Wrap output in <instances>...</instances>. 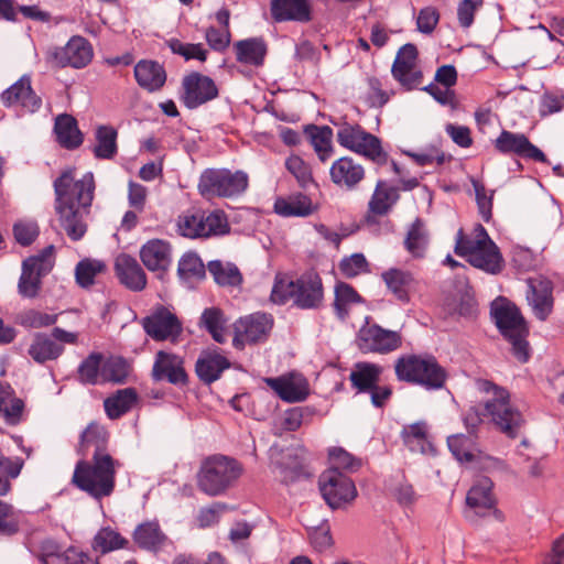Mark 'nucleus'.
Here are the masks:
<instances>
[{
  "mask_svg": "<svg viewBox=\"0 0 564 564\" xmlns=\"http://www.w3.org/2000/svg\"><path fill=\"white\" fill-rule=\"evenodd\" d=\"M109 432L91 422L82 432L77 453L83 457L91 456V462H77L73 484L95 499L110 496L116 486V473L120 463L108 453Z\"/></svg>",
  "mask_w": 564,
  "mask_h": 564,
  "instance_id": "f257e3e1",
  "label": "nucleus"
},
{
  "mask_svg": "<svg viewBox=\"0 0 564 564\" xmlns=\"http://www.w3.org/2000/svg\"><path fill=\"white\" fill-rule=\"evenodd\" d=\"M53 186L59 227L72 241H78L87 231L85 218L94 200V174L87 172L82 180L76 181L74 169H67L54 181Z\"/></svg>",
  "mask_w": 564,
  "mask_h": 564,
  "instance_id": "f03ea898",
  "label": "nucleus"
},
{
  "mask_svg": "<svg viewBox=\"0 0 564 564\" xmlns=\"http://www.w3.org/2000/svg\"><path fill=\"white\" fill-rule=\"evenodd\" d=\"M477 387L479 391L492 394V398L464 412L463 422L468 434L476 436L482 419L489 417L498 431L516 438L524 421L520 411L511 404L509 391L487 379L478 380Z\"/></svg>",
  "mask_w": 564,
  "mask_h": 564,
  "instance_id": "7ed1b4c3",
  "label": "nucleus"
},
{
  "mask_svg": "<svg viewBox=\"0 0 564 564\" xmlns=\"http://www.w3.org/2000/svg\"><path fill=\"white\" fill-rule=\"evenodd\" d=\"M270 301L285 305L292 301L300 310H318L324 303V285L319 273L310 269L292 280L285 273H276L270 294Z\"/></svg>",
  "mask_w": 564,
  "mask_h": 564,
  "instance_id": "20e7f679",
  "label": "nucleus"
},
{
  "mask_svg": "<svg viewBox=\"0 0 564 564\" xmlns=\"http://www.w3.org/2000/svg\"><path fill=\"white\" fill-rule=\"evenodd\" d=\"M489 316L501 337L511 345L512 355L520 361L529 360L527 321L520 308L508 297L499 295L490 302Z\"/></svg>",
  "mask_w": 564,
  "mask_h": 564,
  "instance_id": "39448f33",
  "label": "nucleus"
},
{
  "mask_svg": "<svg viewBox=\"0 0 564 564\" xmlns=\"http://www.w3.org/2000/svg\"><path fill=\"white\" fill-rule=\"evenodd\" d=\"M243 474V465L237 458L224 454L205 457L197 473L198 489L209 497L225 495Z\"/></svg>",
  "mask_w": 564,
  "mask_h": 564,
  "instance_id": "423d86ee",
  "label": "nucleus"
},
{
  "mask_svg": "<svg viewBox=\"0 0 564 564\" xmlns=\"http://www.w3.org/2000/svg\"><path fill=\"white\" fill-rule=\"evenodd\" d=\"M398 380L417 384L426 390L444 388L448 373L431 354L401 356L394 366Z\"/></svg>",
  "mask_w": 564,
  "mask_h": 564,
  "instance_id": "0eeeda50",
  "label": "nucleus"
},
{
  "mask_svg": "<svg viewBox=\"0 0 564 564\" xmlns=\"http://www.w3.org/2000/svg\"><path fill=\"white\" fill-rule=\"evenodd\" d=\"M249 186V176L246 172H232L225 167L205 169L198 178V194L206 200L215 198H231L243 194Z\"/></svg>",
  "mask_w": 564,
  "mask_h": 564,
  "instance_id": "6e6552de",
  "label": "nucleus"
},
{
  "mask_svg": "<svg viewBox=\"0 0 564 564\" xmlns=\"http://www.w3.org/2000/svg\"><path fill=\"white\" fill-rule=\"evenodd\" d=\"M340 147L365 156L375 164L382 166L388 163L389 154L382 148L381 139L366 131L359 123L344 122L337 131Z\"/></svg>",
  "mask_w": 564,
  "mask_h": 564,
  "instance_id": "1a4fd4ad",
  "label": "nucleus"
},
{
  "mask_svg": "<svg viewBox=\"0 0 564 564\" xmlns=\"http://www.w3.org/2000/svg\"><path fill=\"white\" fill-rule=\"evenodd\" d=\"M318 488L323 499L333 510L346 508L358 495L354 480L334 469H326L319 475Z\"/></svg>",
  "mask_w": 564,
  "mask_h": 564,
  "instance_id": "9d476101",
  "label": "nucleus"
},
{
  "mask_svg": "<svg viewBox=\"0 0 564 564\" xmlns=\"http://www.w3.org/2000/svg\"><path fill=\"white\" fill-rule=\"evenodd\" d=\"M178 231L191 239L219 237L230 231L225 212L214 210L208 215L196 213L186 215L178 221Z\"/></svg>",
  "mask_w": 564,
  "mask_h": 564,
  "instance_id": "9b49d317",
  "label": "nucleus"
},
{
  "mask_svg": "<svg viewBox=\"0 0 564 564\" xmlns=\"http://www.w3.org/2000/svg\"><path fill=\"white\" fill-rule=\"evenodd\" d=\"M219 88L215 80L199 72H191L182 78L180 100L189 110L216 99Z\"/></svg>",
  "mask_w": 564,
  "mask_h": 564,
  "instance_id": "f8f14e48",
  "label": "nucleus"
},
{
  "mask_svg": "<svg viewBox=\"0 0 564 564\" xmlns=\"http://www.w3.org/2000/svg\"><path fill=\"white\" fill-rule=\"evenodd\" d=\"M145 334L154 341L169 340L177 344L183 333L182 322L166 306L158 305L150 315L141 319Z\"/></svg>",
  "mask_w": 564,
  "mask_h": 564,
  "instance_id": "ddd939ff",
  "label": "nucleus"
},
{
  "mask_svg": "<svg viewBox=\"0 0 564 564\" xmlns=\"http://www.w3.org/2000/svg\"><path fill=\"white\" fill-rule=\"evenodd\" d=\"M151 377L155 382H167L177 388H184L189 383L184 357L166 350L156 351Z\"/></svg>",
  "mask_w": 564,
  "mask_h": 564,
  "instance_id": "4468645a",
  "label": "nucleus"
},
{
  "mask_svg": "<svg viewBox=\"0 0 564 564\" xmlns=\"http://www.w3.org/2000/svg\"><path fill=\"white\" fill-rule=\"evenodd\" d=\"M357 344L362 352L388 354L398 349L402 344V339L398 332L372 324L360 328Z\"/></svg>",
  "mask_w": 564,
  "mask_h": 564,
  "instance_id": "2eb2a0df",
  "label": "nucleus"
},
{
  "mask_svg": "<svg viewBox=\"0 0 564 564\" xmlns=\"http://www.w3.org/2000/svg\"><path fill=\"white\" fill-rule=\"evenodd\" d=\"M94 51L90 42L80 36H72L65 46L55 47L51 57L59 68L73 67L80 69L86 67L93 59Z\"/></svg>",
  "mask_w": 564,
  "mask_h": 564,
  "instance_id": "dca6fc26",
  "label": "nucleus"
},
{
  "mask_svg": "<svg viewBox=\"0 0 564 564\" xmlns=\"http://www.w3.org/2000/svg\"><path fill=\"white\" fill-rule=\"evenodd\" d=\"M113 273L119 284L131 292H141L147 288L148 278L138 260L127 253H120L113 261Z\"/></svg>",
  "mask_w": 564,
  "mask_h": 564,
  "instance_id": "f3484780",
  "label": "nucleus"
},
{
  "mask_svg": "<svg viewBox=\"0 0 564 564\" xmlns=\"http://www.w3.org/2000/svg\"><path fill=\"white\" fill-rule=\"evenodd\" d=\"M400 187L387 186V183L382 180L378 181L376 185L375 193L369 202V210L373 215H366L365 220L362 223V228L367 229L369 232H375L379 223L376 218V215L382 216L386 215L389 209L399 200Z\"/></svg>",
  "mask_w": 564,
  "mask_h": 564,
  "instance_id": "a211bd4d",
  "label": "nucleus"
},
{
  "mask_svg": "<svg viewBox=\"0 0 564 564\" xmlns=\"http://www.w3.org/2000/svg\"><path fill=\"white\" fill-rule=\"evenodd\" d=\"M2 104L10 108L21 106L31 112L40 109L42 99L35 94L31 86V78L23 75L19 80L7 88L0 96Z\"/></svg>",
  "mask_w": 564,
  "mask_h": 564,
  "instance_id": "6ab92c4d",
  "label": "nucleus"
},
{
  "mask_svg": "<svg viewBox=\"0 0 564 564\" xmlns=\"http://www.w3.org/2000/svg\"><path fill=\"white\" fill-rule=\"evenodd\" d=\"M231 367L230 360L218 348L204 350L195 364V372L204 384L219 380L223 372Z\"/></svg>",
  "mask_w": 564,
  "mask_h": 564,
  "instance_id": "aec40b11",
  "label": "nucleus"
},
{
  "mask_svg": "<svg viewBox=\"0 0 564 564\" xmlns=\"http://www.w3.org/2000/svg\"><path fill=\"white\" fill-rule=\"evenodd\" d=\"M466 503L479 516H486L489 511H492L497 520H503V513L496 508V499L492 495V481L487 477H484L471 486L466 496Z\"/></svg>",
  "mask_w": 564,
  "mask_h": 564,
  "instance_id": "412c9836",
  "label": "nucleus"
},
{
  "mask_svg": "<svg viewBox=\"0 0 564 564\" xmlns=\"http://www.w3.org/2000/svg\"><path fill=\"white\" fill-rule=\"evenodd\" d=\"M271 17L278 22L307 23L312 20V4L310 0H271Z\"/></svg>",
  "mask_w": 564,
  "mask_h": 564,
  "instance_id": "4be33fe9",
  "label": "nucleus"
},
{
  "mask_svg": "<svg viewBox=\"0 0 564 564\" xmlns=\"http://www.w3.org/2000/svg\"><path fill=\"white\" fill-rule=\"evenodd\" d=\"M273 327V317L267 313H254L239 318L236 330L242 333L246 341L258 344L264 341Z\"/></svg>",
  "mask_w": 564,
  "mask_h": 564,
  "instance_id": "5701e85b",
  "label": "nucleus"
},
{
  "mask_svg": "<svg viewBox=\"0 0 564 564\" xmlns=\"http://www.w3.org/2000/svg\"><path fill=\"white\" fill-rule=\"evenodd\" d=\"M134 78L142 89L148 93H156L164 87L167 74L159 62L141 59L134 66Z\"/></svg>",
  "mask_w": 564,
  "mask_h": 564,
  "instance_id": "b1692460",
  "label": "nucleus"
},
{
  "mask_svg": "<svg viewBox=\"0 0 564 564\" xmlns=\"http://www.w3.org/2000/svg\"><path fill=\"white\" fill-rule=\"evenodd\" d=\"M553 284L543 276L531 278V311L540 321H545L553 311Z\"/></svg>",
  "mask_w": 564,
  "mask_h": 564,
  "instance_id": "393cba45",
  "label": "nucleus"
},
{
  "mask_svg": "<svg viewBox=\"0 0 564 564\" xmlns=\"http://www.w3.org/2000/svg\"><path fill=\"white\" fill-rule=\"evenodd\" d=\"M380 278L397 301L402 304L410 303V292L416 282L412 272L399 268H390L383 271Z\"/></svg>",
  "mask_w": 564,
  "mask_h": 564,
  "instance_id": "a878e982",
  "label": "nucleus"
},
{
  "mask_svg": "<svg viewBox=\"0 0 564 564\" xmlns=\"http://www.w3.org/2000/svg\"><path fill=\"white\" fill-rule=\"evenodd\" d=\"M454 252L487 273L497 274L503 267L500 249H454Z\"/></svg>",
  "mask_w": 564,
  "mask_h": 564,
  "instance_id": "bb28decb",
  "label": "nucleus"
},
{
  "mask_svg": "<svg viewBox=\"0 0 564 564\" xmlns=\"http://www.w3.org/2000/svg\"><path fill=\"white\" fill-rule=\"evenodd\" d=\"M234 51L238 63L261 67L268 54V44L262 36L248 37L235 42Z\"/></svg>",
  "mask_w": 564,
  "mask_h": 564,
  "instance_id": "cd10ccee",
  "label": "nucleus"
},
{
  "mask_svg": "<svg viewBox=\"0 0 564 564\" xmlns=\"http://www.w3.org/2000/svg\"><path fill=\"white\" fill-rule=\"evenodd\" d=\"M329 174L334 184L352 189L364 180L365 170L350 156H343L332 164Z\"/></svg>",
  "mask_w": 564,
  "mask_h": 564,
  "instance_id": "c85d7f7f",
  "label": "nucleus"
},
{
  "mask_svg": "<svg viewBox=\"0 0 564 564\" xmlns=\"http://www.w3.org/2000/svg\"><path fill=\"white\" fill-rule=\"evenodd\" d=\"M132 538L141 550L154 553L161 551L169 542V538L162 531L156 520L138 524L133 531Z\"/></svg>",
  "mask_w": 564,
  "mask_h": 564,
  "instance_id": "c756f323",
  "label": "nucleus"
},
{
  "mask_svg": "<svg viewBox=\"0 0 564 564\" xmlns=\"http://www.w3.org/2000/svg\"><path fill=\"white\" fill-rule=\"evenodd\" d=\"M383 367L378 364L358 361L354 365L349 375L351 388L357 394L367 393L373 390L376 384L380 382Z\"/></svg>",
  "mask_w": 564,
  "mask_h": 564,
  "instance_id": "7c9ffc66",
  "label": "nucleus"
},
{
  "mask_svg": "<svg viewBox=\"0 0 564 564\" xmlns=\"http://www.w3.org/2000/svg\"><path fill=\"white\" fill-rule=\"evenodd\" d=\"M54 132L59 145L66 150H75L84 142V134L72 115H59L55 120Z\"/></svg>",
  "mask_w": 564,
  "mask_h": 564,
  "instance_id": "2f4dec72",
  "label": "nucleus"
},
{
  "mask_svg": "<svg viewBox=\"0 0 564 564\" xmlns=\"http://www.w3.org/2000/svg\"><path fill=\"white\" fill-rule=\"evenodd\" d=\"M64 346L52 339L46 333H35L28 349L29 356L40 365L56 360L63 352Z\"/></svg>",
  "mask_w": 564,
  "mask_h": 564,
  "instance_id": "473e14b6",
  "label": "nucleus"
},
{
  "mask_svg": "<svg viewBox=\"0 0 564 564\" xmlns=\"http://www.w3.org/2000/svg\"><path fill=\"white\" fill-rule=\"evenodd\" d=\"M321 162L325 163L334 153L333 129L328 126L306 124L303 130Z\"/></svg>",
  "mask_w": 564,
  "mask_h": 564,
  "instance_id": "72a5a7b5",
  "label": "nucleus"
},
{
  "mask_svg": "<svg viewBox=\"0 0 564 564\" xmlns=\"http://www.w3.org/2000/svg\"><path fill=\"white\" fill-rule=\"evenodd\" d=\"M138 401L139 395L134 388L120 389L104 401L105 412L110 420H117L128 413Z\"/></svg>",
  "mask_w": 564,
  "mask_h": 564,
  "instance_id": "f704fd0d",
  "label": "nucleus"
},
{
  "mask_svg": "<svg viewBox=\"0 0 564 564\" xmlns=\"http://www.w3.org/2000/svg\"><path fill=\"white\" fill-rule=\"evenodd\" d=\"M274 212L284 217H306L314 213L312 199L302 193L288 198L279 197L274 202Z\"/></svg>",
  "mask_w": 564,
  "mask_h": 564,
  "instance_id": "c9c22d12",
  "label": "nucleus"
},
{
  "mask_svg": "<svg viewBox=\"0 0 564 564\" xmlns=\"http://www.w3.org/2000/svg\"><path fill=\"white\" fill-rule=\"evenodd\" d=\"M97 144L93 153L98 160H112L118 154V131L110 124H99L95 130Z\"/></svg>",
  "mask_w": 564,
  "mask_h": 564,
  "instance_id": "e433bc0d",
  "label": "nucleus"
},
{
  "mask_svg": "<svg viewBox=\"0 0 564 564\" xmlns=\"http://www.w3.org/2000/svg\"><path fill=\"white\" fill-rule=\"evenodd\" d=\"M267 383L286 402H301L308 395L307 384L295 382L291 378H270L267 380Z\"/></svg>",
  "mask_w": 564,
  "mask_h": 564,
  "instance_id": "4c0bfd02",
  "label": "nucleus"
},
{
  "mask_svg": "<svg viewBox=\"0 0 564 564\" xmlns=\"http://www.w3.org/2000/svg\"><path fill=\"white\" fill-rule=\"evenodd\" d=\"M335 299L333 303L334 312L336 316L345 321L349 315V306L352 304H361L365 302L362 296L356 291V289L346 283L337 282L335 284Z\"/></svg>",
  "mask_w": 564,
  "mask_h": 564,
  "instance_id": "58836bf2",
  "label": "nucleus"
},
{
  "mask_svg": "<svg viewBox=\"0 0 564 564\" xmlns=\"http://www.w3.org/2000/svg\"><path fill=\"white\" fill-rule=\"evenodd\" d=\"M132 371L130 362L122 356H110L102 359L101 382L124 384Z\"/></svg>",
  "mask_w": 564,
  "mask_h": 564,
  "instance_id": "ea45409f",
  "label": "nucleus"
},
{
  "mask_svg": "<svg viewBox=\"0 0 564 564\" xmlns=\"http://www.w3.org/2000/svg\"><path fill=\"white\" fill-rule=\"evenodd\" d=\"M447 446L452 455L462 464L476 460V436L455 434L447 437Z\"/></svg>",
  "mask_w": 564,
  "mask_h": 564,
  "instance_id": "a19ab883",
  "label": "nucleus"
},
{
  "mask_svg": "<svg viewBox=\"0 0 564 564\" xmlns=\"http://www.w3.org/2000/svg\"><path fill=\"white\" fill-rule=\"evenodd\" d=\"M391 74L405 90L417 88L423 80V72L416 67V63L401 62V59H394Z\"/></svg>",
  "mask_w": 564,
  "mask_h": 564,
  "instance_id": "79ce46f5",
  "label": "nucleus"
},
{
  "mask_svg": "<svg viewBox=\"0 0 564 564\" xmlns=\"http://www.w3.org/2000/svg\"><path fill=\"white\" fill-rule=\"evenodd\" d=\"M496 149L501 153H514L529 160V138L525 134H517L503 130L495 142Z\"/></svg>",
  "mask_w": 564,
  "mask_h": 564,
  "instance_id": "37998d69",
  "label": "nucleus"
},
{
  "mask_svg": "<svg viewBox=\"0 0 564 564\" xmlns=\"http://www.w3.org/2000/svg\"><path fill=\"white\" fill-rule=\"evenodd\" d=\"M226 323L227 319L223 310L216 306L205 308L200 315V326H204L210 334L212 338L218 344H224L226 341Z\"/></svg>",
  "mask_w": 564,
  "mask_h": 564,
  "instance_id": "c03bdc74",
  "label": "nucleus"
},
{
  "mask_svg": "<svg viewBox=\"0 0 564 564\" xmlns=\"http://www.w3.org/2000/svg\"><path fill=\"white\" fill-rule=\"evenodd\" d=\"M207 269L220 286H238L242 283V274L234 263L224 264L220 260H213L208 262Z\"/></svg>",
  "mask_w": 564,
  "mask_h": 564,
  "instance_id": "a18cd8bd",
  "label": "nucleus"
},
{
  "mask_svg": "<svg viewBox=\"0 0 564 564\" xmlns=\"http://www.w3.org/2000/svg\"><path fill=\"white\" fill-rule=\"evenodd\" d=\"M127 544L128 540L121 536L120 533L109 527H105L95 534L91 549L100 554H107L111 551L123 549Z\"/></svg>",
  "mask_w": 564,
  "mask_h": 564,
  "instance_id": "49530a36",
  "label": "nucleus"
},
{
  "mask_svg": "<svg viewBox=\"0 0 564 564\" xmlns=\"http://www.w3.org/2000/svg\"><path fill=\"white\" fill-rule=\"evenodd\" d=\"M102 354L90 352L79 364L77 369L78 381L83 384L96 386L101 379Z\"/></svg>",
  "mask_w": 564,
  "mask_h": 564,
  "instance_id": "de8ad7c7",
  "label": "nucleus"
},
{
  "mask_svg": "<svg viewBox=\"0 0 564 564\" xmlns=\"http://www.w3.org/2000/svg\"><path fill=\"white\" fill-rule=\"evenodd\" d=\"M106 270L107 265L102 260L85 258L76 264V282L79 286L88 289L95 283L96 275L104 273Z\"/></svg>",
  "mask_w": 564,
  "mask_h": 564,
  "instance_id": "09e8293b",
  "label": "nucleus"
},
{
  "mask_svg": "<svg viewBox=\"0 0 564 564\" xmlns=\"http://www.w3.org/2000/svg\"><path fill=\"white\" fill-rule=\"evenodd\" d=\"M329 467L335 471L355 473L361 467V459L355 457L343 447H332L328 449Z\"/></svg>",
  "mask_w": 564,
  "mask_h": 564,
  "instance_id": "8fccbe9b",
  "label": "nucleus"
},
{
  "mask_svg": "<svg viewBox=\"0 0 564 564\" xmlns=\"http://www.w3.org/2000/svg\"><path fill=\"white\" fill-rule=\"evenodd\" d=\"M285 169L295 177L299 186L306 189L315 184L312 167L300 155L292 154L285 160Z\"/></svg>",
  "mask_w": 564,
  "mask_h": 564,
  "instance_id": "3c124183",
  "label": "nucleus"
},
{
  "mask_svg": "<svg viewBox=\"0 0 564 564\" xmlns=\"http://www.w3.org/2000/svg\"><path fill=\"white\" fill-rule=\"evenodd\" d=\"M12 234L17 243L21 247H29L40 236L41 230L36 220L24 218L13 224Z\"/></svg>",
  "mask_w": 564,
  "mask_h": 564,
  "instance_id": "603ef678",
  "label": "nucleus"
},
{
  "mask_svg": "<svg viewBox=\"0 0 564 564\" xmlns=\"http://www.w3.org/2000/svg\"><path fill=\"white\" fill-rule=\"evenodd\" d=\"M454 247H498L495 241L489 237L487 230L481 224L474 226L473 236L465 235L464 229L460 228L456 235Z\"/></svg>",
  "mask_w": 564,
  "mask_h": 564,
  "instance_id": "864d4df0",
  "label": "nucleus"
},
{
  "mask_svg": "<svg viewBox=\"0 0 564 564\" xmlns=\"http://www.w3.org/2000/svg\"><path fill=\"white\" fill-rule=\"evenodd\" d=\"M20 513L13 506L0 500V536L11 538L20 532Z\"/></svg>",
  "mask_w": 564,
  "mask_h": 564,
  "instance_id": "5fc2aeb1",
  "label": "nucleus"
},
{
  "mask_svg": "<svg viewBox=\"0 0 564 564\" xmlns=\"http://www.w3.org/2000/svg\"><path fill=\"white\" fill-rule=\"evenodd\" d=\"M55 249H41L36 256L26 258L22 265L37 276L47 274L54 264Z\"/></svg>",
  "mask_w": 564,
  "mask_h": 564,
  "instance_id": "6e6d98bb",
  "label": "nucleus"
},
{
  "mask_svg": "<svg viewBox=\"0 0 564 564\" xmlns=\"http://www.w3.org/2000/svg\"><path fill=\"white\" fill-rule=\"evenodd\" d=\"M170 249H140V258L150 271H166L171 263Z\"/></svg>",
  "mask_w": 564,
  "mask_h": 564,
  "instance_id": "4d7b16f0",
  "label": "nucleus"
},
{
  "mask_svg": "<svg viewBox=\"0 0 564 564\" xmlns=\"http://www.w3.org/2000/svg\"><path fill=\"white\" fill-rule=\"evenodd\" d=\"M57 317L56 314H47L30 308L19 315V323L25 328H42L54 325Z\"/></svg>",
  "mask_w": 564,
  "mask_h": 564,
  "instance_id": "13d9d810",
  "label": "nucleus"
},
{
  "mask_svg": "<svg viewBox=\"0 0 564 564\" xmlns=\"http://www.w3.org/2000/svg\"><path fill=\"white\" fill-rule=\"evenodd\" d=\"M177 273L182 279H200L205 275V265L196 253L186 252L178 262Z\"/></svg>",
  "mask_w": 564,
  "mask_h": 564,
  "instance_id": "bf43d9fd",
  "label": "nucleus"
},
{
  "mask_svg": "<svg viewBox=\"0 0 564 564\" xmlns=\"http://www.w3.org/2000/svg\"><path fill=\"white\" fill-rule=\"evenodd\" d=\"M430 242V232L422 218L416 217L410 225L404 238V247H425Z\"/></svg>",
  "mask_w": 564,
  "mask_h": 564,
  "instance_id": "052dcab7",
  "label": "nucleus"
},
{
  "mask_svg": "<svg viewBox=\"0 0 564 564\" xmlns=\"http://www.w3.org/2000/svg\"><path fill=\"white\" fill-rule=\"evenodd\" d=\"M471 182L475 189L478 213L484 221L489 223L492 218V200L495 192L491 191L488 195L487 189L481 182L477 180H473Z\"/></svg>",
  "mask_w": 564,
  "mask_h": 564,
  "instance_id": "680f3d73",
  "label": "nucleus"
},
{
  "mask_svg": "<svg viewBox=\"0 0 564 564\" xmlns=\"http://www.w3.org/2000/svg\"><path fill=\"white\" fill-rule=\"evenodd\" d=\"M338 268L344 276L351 279L362 272H368V261L362 253H354L350 257H345Z\"/></svg>",
  "mask_w": 564,
  "mask_h": 564,
  "instance_id": "e2e57ef3",
  "label": "nucleus"
},
{
  "mask_svg": "<svg viewBox=\"0 0 564 564\" xmlns=\"http://www.w3.org/2000/svg\"><path fill=\"white\" fill-rule=\"evenodd\" d=\"M205 40L209 47L218 53H224L231 41L230 30H219L214 25H210L205 31Z\"/></svg>",
  "mask_w": 564,
  "mask_h": 564,
  "instance_id": "0e129e2a",
  "label": "nucleus"
},
{
  "mask_svg": "<svg viewBox=\"0 0 564 564\" xmlns=\"http://www.w3.org/2000/svg\"><path fill=\"white\" fill-rule=\"evenodd\" d=\"M484 6V0H462L457 7V19L462 28L468 29L475 20V12Z\"/></svg>",
  "mask_w": 564,
  "mask_h": 564,
  "instance_id": "69168bd1",
  "label": "nucleus"
},
{
  "mask_svg": "<svg viewBox=\"0 0 564 564\" xmlns=\"http://www.w3.org/2000/svg\"><path fill=\"white\" fill-rule=\"evenodd\" d=\"M440 12L435 7L429 6L420 10L416 26L421 33L431 34L440 21Z\"/></svg>",
  "mask_w": 564,
  "mask_h": 564,
  "instance_id": "338daca9",
  "label": "nucleus"
},
{
  "mask_svg": "<svg viewBox=\"0 0 564 564\" xmlns=\"http://www.w3.org/2000/svg\"><path fill=\"white\" fill-rule=\"evenodd\" d=\"M24 401L15 395L10 399V401L2 406L3 417L9 425H18L23 420L24 412Z\"/></svg>",
  "mask_w": 564,
  "mask_h": 564,
  "instance_id": "774afa93",
  "label": "nucleus"
}]
</instances>
